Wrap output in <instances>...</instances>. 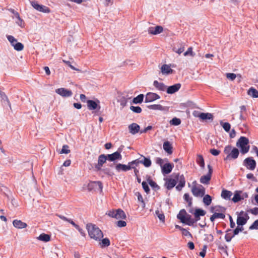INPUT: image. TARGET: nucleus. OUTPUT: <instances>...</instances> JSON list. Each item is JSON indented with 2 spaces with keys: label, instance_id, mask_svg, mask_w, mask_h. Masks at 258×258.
<instances>
[{
  "label": "nucleus",
  "instance_id": "412c9836",
  "mask_svg": "<svg viewBox=\"0 0 258 258\" xmlns=\"http://www.w3.org/2000/svg\"><path fill=\"white\" fill-rule=\"evenodd\" d=\"M107 156L108 160L110 161H114L117 159L121 160L122 158L120 153L118 151H116L111 154H108Z\"/></svg>",
  "mask_w": 258,
  "mask_h": 258
},
{
  "label": "nucleus",
  "instance_id": "680f3d73",
  "mask_svg": "<svg viewBox=\"0 0 258 258\" xmlns=\"http://www.w3.org/2000/svg\"><path fill=\"white\" fill-rule=\"evenodd\" d=\"M116 225L119 227H123L126 225V223L124 221L119 220L116 222Z\"/></svg>",
  "mask_w": 258,
  "mask_h": 258
},
{
  "label": "nucleus",
  "instance_id": "f8f14e48",
  "mask_svg": "<svg viewBox=\"0 0 258 258\" xmlns=\"http://www.w3.org/2000/svg\"><path fill=\"white\" fill-rule=\"evenodd\" d=\"M177 182H179V184L176 186L177 190L180 191L185 186V179L183 175H180L179 173L176 174Z\"/></svg>",
  "mask_w": 258,
  "mask_h": 258
},
{
  "label": "nucleus",
  "instance_id": "a878e982",
  "mask_svg": "<svg viewBox=\"0 0 258 258\" xmlns=\"http://www.w3.org/2000/svg\"><path fill=\"white\" fill-rule=\"evenodd\" d=\"M133 167H131V165H129L128 164L127 165H126L120 163L117 164L115 166V169L118 172H119L121 170L123 171H126L130 170Z\"/></svg>",
  "mask_w": 258,
  "mask_h": 258
},
{
  "label": "nucleus",
  "instance_id": "aec40b11",
  "mask_svg": "<svg viewBox=\"0 0 258 258\" xmlns=\"http://www.w3.org/2000/svg\"><path fill=\"white\" fill-rule=\"evenodd\" d=\"M130 133L132 135H135L140 131V125L136 123H133L128 126Z\"/></svg>",
  "mask_w": 258,
  "mask_h": 258
},
{
  "label": "nucleus",
  "instance_id": "f704fd0d",
  "mask_svg": "<svg viewBox=\"0 0 258 258\" xmlns=\"http://www.w3.org/2000/svg\"><path fill=\"white\" fill-rule=\"evenodd\" d=\"M235 235L232 232L231 229H228L226 231V234L225 235V239L227 242H230L233 237H234Z\"/></svg>",
  "mask_w": 258,
  "mask_h": 258
},
{
  "label": "nucleus",
  "instance_id": "ddd939ff",
  "mask_svg": "<svg viewBox=\"0 0 258 258\" xmlns=\"http://www.w3.org/2000/svg\"><path fill=\"white\" fill-rule=\"evenodd\" d=\"M31 4L35 9L39 12L46 13H49L50 12V10L48 7L39 5L36 2H31Z\"/></svg>",
  "mask_w": 258,
  "mask_h": 258
},
{
  "label": "nucleus",
  "instance_id": "5fc2aeb1",
  "mask_svg": "<svg viewBox=\"0 0 258 258\" xmlns=\"http://www.w3.org/2000/svg\"><path fill=\"white\" fill-rule=\"evenodd\" d=\"M142 184L143 188L144 189L145 191L147 194H148L150 191V188L148 186L147 183L146 181H143L142 182Z\"/></svg>",
  "mask_w": 258,
  "mask_h": 258
},
{
  "label": "nucleus",
  "instance_id": "2f4dec72",
  "mask_svg": "<svg viewBox=\"0 0 258 258\" xmlns=\"http://www.w3.org/2000/svg\"><path fill=\"white\" fill-rule=\"evenodd\" d=\"M225 217V215L222 213L214 212L213 214L210 217V220L214 222L216 219L220 218L224 219Z\"/></svg>",
  "mask_w": 258,
  "mask_h": 258
},
{
  "label": "nucleus",
  "instance_id": "5701e85b",
  "mask_svg": "<svg viewBox=\"0 0 258 258\" xmlns=\"http://www.w3.org/2000/svg\"><path fill=\"white\" fill-rule=\"evenodd\" d=\"M245 216L246 217V218L241 216L237 217L236 220L237 225L243 226V225L246 223L249 217L246 213L245 214Z\"/></svg>",
  "mask_w": 258,
  "mask_h": 258
},
{
  "label": "nucleus",
  "instance_id": "0e129e2a",
  "mask_svg": "<svg viewBox=\"0 0 258 258\" xmlns=\"http://www.w3.org/2000/svg\"><path fill=\"white\" fill-rule=\"evenodd\" d=\"M249 212L254 215H256L258 214V208L255 207L251 209Z\"/></svg>",
  "mask_w": 258,
  "mask_h": 258
},
{
  "label": "nucleus",
  "instance_id": "69168bd1",
  "mask_svg": "<svg viewBox=\"0 0 258 258\" xmlns=\"http://www.w3.org/2000/svg\"><path fill=\"white\" fill-rule=\"evenodd\" d=\"M149 184L150 185V186L151 187H152L153 188L158 187V186L157 184V183L155 182H154V181H153L152 180H149Z\"/></svg>",
  "mask_w": 258,
  "mask_h": 258
},
{
  "label": "nucleus",
  "instance_id": "72a5a7b5",
  "mask_svg": "<svg viewBox=\"0 0 258 258\" xmlns=\"http://www.w3.org/2000/svg\"><path fill=\"white\" fill-rule=\"evenodd\" d=\"M242 194V191L240 190H236L234 192V197L232 199V201L234 203H237L239 201L241 200V194Z\"/></svg>",
  "mask_w": 258,
  "mask_h": 258
},
{
  "label": "nucleus",
  "instance_id": "bf43d9fd",
  "mask_svg": "<svg viewBox=\"0 0 258 258\" xmlns=\"http://www.w3.org/2000/svg\"><path fill=\"white\" fill-rule=\"evenodd\" d=\"M155 162L157 164L160 165L161 167L163 166L164 160L162 158L159 157L156 158L155 159Z\"/></svg>",
  "mask_w": 258,
  "mask_h": 258
},
{
  "label": "nucleus",
  "instance_id": "1a4fd4ad",
  "mask_svg": "<svg viewBox=\"0 0 258 258\" xmlns=\"http://www.w3.org/2000/svg\"><path fill=\"white\" fill-rule=\"evenodd\" d=\"M208 168L209 169L208 173L205 175L202 176L200 178V181L201 183L205 184H209L212 177L213 169L210 165H208Z\"/></svg>",
  "mask_w": 258,
  "mask_h": 258
},
{
  "label": "nucleus",
  "instance_id": "0eeeda50",
  "mask_svg": "<svg viewBox=\"0 0 258 258\" xmlns=\"http://www.w3.org/2000/svg\"><path fill=\"white\" fill-rule=\"evenodd\" d=\"M103 185L100 181H90L88 184V189L89 191H99L102 192Z\"/></svg>",
  "mask_w": 258,
  "mask_h": 258
},
{
  "label": "nucleus",
  "instance_id": "c85d7f7f",
  "mask_svg": "<svg viewBox=\"0 0 258 258\" xmlns=\"http://www.w3.org/2000/svg\"><path fill=\"white\" fill-rule=\"evenodd\" d=\"M199 118L202 120H213V115L210 113H201L199 116Z\"/></svg>",
  "mask_w": 258,
  "mask_h": 258
},
{
  "label": "nucleus",
  "instance_id": "8fccbe9b",
  "mask_svg": "<svg viewBox=\"0 0 258 258\" xmlns=\"http://www.w3.org/2000/svg\"><path fill=\"white\" fill-rule=\"evenodd\" d=\"M130 109L133 112L137 113H140L142 111V108L140 106H131L130 107Z\"/></svg>",
  "mask_w": 258,
  "mask_h": 258
},
{
  "label": "nucleus",
  "instance_id": "473e14b6",
  "mask_svg": "<svg viewBox=\"0 0 258 258\" xmlns=\"http://www.w3.org/2000/svg\"><path fill=\"white\" fill-rule=\"evenodd\" d=\"M161 72L163 74H169L172 73L173 70L167 64H163L161 67Z\"/></svg>",
  "mask_w": 258,
  "mask_h": 258
},
{
  "label": "nucleus",
  "instance_id": "338daca9",
  "mask_svg": "<svg viewBox=\"0 0 258 258\" xmlns=\"http://www.w3.org/2000/svg\"><path fill=\"white\" fill-rule=\"evenodd\" d=\"M17 21H16V23L19 25L20 26L23 27L24 26V21L20 17V19H17Z\"/></svg>",
  "mask_w": 258,
  "mask_h": 258
},
{
  "label": "nucleus",
  "instance_id": "09e8293b",
  "mask_svg": "<svg viewBox=\"0 0 258 258\" xmlns=\"http://www.w3.org/2000/svg\"><path fill=\"white\" fill-rule=\"evenodd\" d=\"M183 54L184 56H187V55H189L190 56H191L192 57H194L195 55V53L192 51V47H189L187 49V51H185Z\"/></svg>",
  "mask_w": 258,
  "mask_h": 258
},
{
  "label": "nucleus",
  "instance_id": "58836bf2",
  "mask_svg": "<svg viewBox=\"0 0 258 258\" xmlns=\"http://www.w3.org/2000/svg\"><path fill=\"white\" fill-rule=\"evenodd\" d=\"M197 163L202 168H204L205 167V162L203 157L201 155H198L197 158Z\"/></svg>",
  "mask_w": 258,
  "mask_h": 258
},
{
  "label": "nucleus",
  "instance_id": "20e7f679",
  "mask_svg": "<svg viewBox=\"0 0 258 258\" xmlns=\"http://www.w3.org/2000/svg\"><path fill=\"white\" fill-rule=\"evenodd\" d=\"M248 139L245 137H241L236 142V146L240 148L242 154L247 153L249 150Z\"/></svg>",
  "mask_w": 258,
  "mask_h": 258
},
{
  "label": "nucleus",
  "instance_id": "f257e3e1",
  "mask_svg": "<svg viewBox=\"0 0 258 258\" xmlns=\"http://www.w3.org/2000/svg\"><path fill=\"white\" fill-rule=\"evenodd\" d=\"M90 237L96 241H100L103 237L102 231L95 225L88 224L86 226Z\"/></svg>",
  "mask_w": 258,
  "mask_h": 258
},
{
  "label": "nucleus",
  "instance_id": "774afa93",
  "mask_svg": "<svg viewBox=\"0 0 258 258\" xmlns=\"http://www.w3.org/2000/svg\"><path fill=\"white\" fill-rule=\"evenodd\" d=\"M152 128V126H151V125H149L147 127H146L145 129H144L143 130H141L140 131V134L145 133L148 131L151 130Z\"/></svg>",
  "mask_w": 258,
  "mask_h": 258
},
{
  "label": "nucleus",
  "instance_id": "a18cd8bd",
  "mask_svg": "<svg viewBox=\"0 0 258 258\" xmlns=\"http://www.w3.org/2000/svg\"><path fill=\"white\" fill-rule=\"evenodd\" d=\"M220 124L222 126L224 130L226 132H228L231 128V125L228 122H223L220 121Z\"/></svg>",
  "mask_w": 258,
  "mask_h": 258
},
{
  "label": "nucleus",
  "instance_id": "4d7b16f0",
  "mask_svg": "<svg viewBox=\"0 0 258 258\" xmlns=\"http://www.w3.org/2000/svg\"><path fill=\"white\" fill-rule=\"evenodd\" d=\"M156 214L157 215L159 219L162 221H164L165 219V216L164 215L163 213H160L159 211L157 210L155 212Z\"/></svg>",
  "mask_w": 258,
  "mask_h": 258
},
{
  "label": "nucleus",
  "instance_id": "bb28decb",
  "mask_svg": "<svg viewBox=\"0 0 258 258\" xmlns=\"http://www.w3.org/2000/svg\"><path fill=\"white\" fill-rule=\"evenodd\" d=\"M188 211L192 214H196V215L200 217L205 216L206 213L205 210L199 208L196 209L195 210L191 208Z\"/></svg>",
  "mask_w": 258,
  "mask_h": 258
},
{
  "label": "nucleus",
  "instance_id": "a211bd4d",
  "mask_svg": "<svg viewBox=\"0 0 258 258\" xmlns=\"http://www.w3.org/2000/svg\"><path fill=\"white\" fill-rule=\"evenodd\" d=\"M174 166L173 164L170 163H165L161 167L162 172L163 174H168L170 173Z\"/></svg>",
  "mask_w": 258,
  "mask_h": 258
},
{
  "label": "nucleus",
  "instance_id": "6e6552de",
  "mask_svg": "<svg viewBox=\"0 0 258 258\" xmlns=\"http://www.w3.org/2000/svg\"><path fill=\"white\" fill-rule=\"evenodd\" d=\"M108 215L109 217L116 219H125L126 218V215L125 213L123 210L120 209L116 210H111L108 211Z\"/></svg>",
  "mask_w": 258,
  "mask_h": 258
},
{
  "label": "nucleus",
  "instance_id": "4c0bfd02",
  "mask_svg": "<svg viewBox=\"0 0 258 258\" xmlns=\"http://www.w3.org/2000/svg\"><path fill=\"white\" fill-rule=\"evenodd\" d=\"M99 241V244L101 247H107L110 244V240L108 238H105L102 240L101 239Z\"/></svg>",
  "mask_w": 258,
  "mask_h": 258
},
{
  "label": "nucleus",
  "instance_id": "052dcab7",
  "mask_svg": "<svg viewBox=\"0 0 258 258\" xmlns=\"http://www.w3.org/2000/svg\"><path fill=\"white\" fill-rule=\"evenodd\" d=\"M182 231V235L185 236H189L190 237H192L191 234L186 229H181Z\"/></svg>",
  "mask_w": 258,
  "mask_h": 258
},
{
  "label": "nucleus",
  "instance_id": "c9c22d12",
  "mask_svg": "<svg viewBox=\"0 0 258 258\" xmlns=\"http://www.w3.org/2000/svg\"><path fill=\"white\" fill-rule=\"evenodd\" d=\"M247 94L248 95L253 98L258 97V91L253 87H251L249 89V90L247 91Z\"/></svg>",
  "mask_w": 258,
  "mask_h": 258
},
{
  "label": "nucleus",
  "instance_id": "de8ad7c7",
  "mask_svg": "<svg viewBox=\"0 0 258 258\" xmlns=\"http://www.w3.org/2000/svg\"><path fill=\"white\" fill-rule=\"evenodd\" d=\"M224 209L223 207H221L220 206H216L215 207H211V213H214L217 212H223L224 211Z\"/></svg>",
  "mask_w": 258,
  "mask_h": 258
},
{
  "label": "nucleus",
  "instance_id": "c03bdc74",
  "mask_svg": "<svg viewBox=\"0 0 258 258\" xmlns=\"http://www.w3.org/2000/svg\"><path fill=\"white\" fill-rule=\"evenodd\" d=\"M184 200L188 203V206L189 207H191L192 205V198L190 197L189 194L188 193H186L183 196Z\"/></svg>",
  "mask_w": 258,
  "mask_h": 258
},
{
  "label": "nucleus",
  "instance_id": "b1692460",
  "mask_svg": "<svg viewBox=\"0 0 258 258\" xmlns=\"http://www.w3.org/2000/svg\"><path fill=\"white\" fill-rule=\"evenodd\" d=\"M13 224L15 228L18 229L25 228L27 226V224L26 223L17 219L13 221Z\"/></svg>",
  "mask_w": 258,
  "mask_h": 258
},
{
  "label": "nucleus",
  "instance_id": "4be33fe9",
  "mask_svg": "<svg viewBox=\"0 0 258 258\" xmlns=\"http://www.w3.org/2000/svg\"><path fill=\"white\" fill-rule=\"evenodd\" d=\"M181 87V84L179 83L174 84L172 86L166 87V92L168 94H173L178 91Z\"/></svg>",
  "mask_w": 258,
  "mask_h": 258
},
{
  "label": "nucleus",
  "instance_id": "603ef678",
  "mask_svg": "<svg viewBox=\"0 0 258 258\" xmlns=\"http://www.w3.org/2000/svg\"><path fill=\"white\" fill-rule=\"evenodd\" d=\"M170 123L174 125H178L181 123V120L179 118L174 117L170 121Z\"/></svg>",
  "mask_w": 258,
  "mask_h": 258
},
{
  "label": "nucleus",
  "instance_id": "423d86ee",
  "mask_svg": "<svg viewBox=\"0 0 258 258\" xmlns=\"http://www.w3.org/2000/svg\"><path fill=\"white\" fill-rule=\"evenodd\" d=\"M7 38L15 50L20 51L24 49V45L21 42H18L17 40L14 36L8 35Z\"/></svg>",
  "mask_w": 258,
  "mask_h": 258
},
{
  "label": "nucleus",
  "instance_id": "37998d69",
  "mask_svg": "<svg viewBox=\"0 0 258 258\" xmlns=\"http://www.w3.org/2000/svg\"><path fill=\"white\" fill-rule=\"evenodd\" d=\"M144 97V96L142 94L138 95L136 97L134 98L133 101V103L136 104L142 103L143 101Z\"/></svg>",
  "mask_w": 258,
  "mask_h": 258
},
{
  "label": "nucleus",
  "instance_id": "39448f33",
  "mask_svg": "<svg viewBox=\"0 0 258 258\" xmlns=\"http://www.w3.org/2000/svg\"><path fill=\"white\" fill-rule=\"evenodd\" d=\"M193 195L196 197H202L205 193V188L201 184L197 185V181L192 182V186L191 190Z\"/></svg>",
  "mask_w": 258,
  "mask_h": 258
},
{
  "label": "nucleus",
  "instance_id": "9b49d317",
  "mask_svg": "<svg viewBox=\"0 0 258 258\" xmlns=\"http://www.w3.org/2000/svg\"><path fill=\"white\" fill-rule=\"evenodd\" d=\"M173 176L174 177L173 178H167L165 180V186L168 190L173 188L177 183L176 174H174Z\"/></svg>",
  "mask_w": 258,
  "mask_h": 258
},
{
  "label": "nucleus",
  "instance_id": "2eb2a0df",
  "mask_svg": "<svg viewBox=\"0 0 258 258\" xmlns=\"http://www.w3.org/2000/svg\"><path fill=\"white\" fill-rule=\"evenodd\" d=\"M107 159V156L104 154L100 155L98 159V163L95 165V168L97 171L100 170L101 167L104 164Z\"/></svg>",
  "mask_w": 258,
  "mask_h": 258
},
{
  "label": "nucleus",
  "instance_id": "49530a36",
  "mask_svg": "<svg viewBox=\"0 0 258 258\" xmlns=\"http://www.w3.org/2000/svg\"><path fill=\"white\" fill-rule=\"evenodd\" d=\"M71 152L69 146L65 145L62 146L61 150L59 152L60 154H69Z\"/></svg>",
  "mask_w": 258,
  "mask_h": 258
},
{
  "label": "nucleus",
  "instance_id": "864d4df0",
  "mask_svg": "<svg viewBox=\"0 0 258 258\" xmlns=\"http://www.w3.org/2000/svg\"><path fill=\"white\" fill-rule=\"evenodd\" d=\"M244 230L243 226H238L233 230V233L234 235H237L239 232H241Z\"/></svg>",
  "mask_w": 258,
  "mask_h": 258
},
{
  "label": "nucleus",
  "instance_id": "c756f323",
  "mask_svg": "<svg viewBox=\"0 0 258 258\" xmlns=\"http://www.w3.org/2000/svg\"><path fill=\"white\" fill-rule=\"evenodd\" d=\"M163 149L169 154L172 153V146L168 141H166L163 145Z\"/></svg>",
  "mask_w": 258,
  "mask_h": 258
},
{
  "label": "nucleus",
  "instance_id": "7c9ffc66",
  "mask_svg": "<svg viewBox=\"0 0 258 258\" xmlns=\"http://www.w3.org/2000/svg\"><path fill=\"white\" fill-rule=\"evenodd\" d=\"M232 195V192L231 191L223 189L221 192V197L225 200H230Z\"/></svg>",
  "mask_w": 258,
  "mask_h": 258
},
{
  "label": "nucleus",
  "instance_id": "e433bc0d",
  "mask_svg": "<svg viewBox=\"0 0 258 258\" xmlns=\"http://www.w3.org/2000/svg\"><path fill=\"white\" fill-rule=\"evenodd\" d=\"M38 239L44 242H48L50 240V236L48 234L42 233L39 236Z\"/></svg>",
  "mask_w": 258,
  "mask_h": 258
},
{
  "label": "nucleus",
  "instance_id": "a19ab883",
  "mask_svg": "<svg viewBox=\"0 0 258 258\" xmlns=\"http://www.w3.org/2000/svg\"><path fill=\"white\" fill-rule=\"evenodd\" d=\"M148 108L152 110H163L164 107L160 104H153L148 106Z\"/></svg>",
  "mask_w": 258,
  "mask_h": 258
},
{
  "label": "nucleus",
  "instance_id": "f03ea898",
  "mask_svg": "<svg viewBox=\"0 0 258 258\" xmlns=\"http://www.w3.org/2000/svg\"><path fill=\"white\" fill-rule=\"evenodd\" d=\"M224 153L227 155L224 160H235L237 159L239 154V151L236 148H232L231 145L225 146L224 149Z\"/></svg>",
  "mask_w": 258,
  "mask_h": 258
},
{
  "label": "nucleus",
  "instance_id": "79ce46f5",
  "mask_svg": "<svg viewBox=\"0 0 258 258\" xmlns=\"http://www.w3.org/2000/svg\"><path fill=\"white\" fill-rule=\"evenodd\" d=\"M203 202L206 206H209L211 204L212 198L209 195H205L203 198Z\"/></svg>",
  "mask_w": 258,
  "mask_h": 258
},
{
  "label": "nucleus",
  "instance_id": "7ed1b4c3",
  "mask_svg": "<svg viewBox=\"0 0 258 258\" xmlns=\"http://www.w3.org/2000/svg\"><path fill=\"white\" fill-rule=\"evenodd\" d=\"M177 218L184 224L189 226H192L194 224L193 218L190 215L187 214L184 209H182L177 216Z\"/></svg>",
  "mask_w": 258,
  "mask_h": 258
},
{
  "label": "nucleus",
  "instance_id": "393cba45",
  "mask_svg": "<svg viewBox=\"0 0 258 258\" xmlns=\"http://www.w3.org/2000/svg\"><path fill=\"white\" fill-rule=\"evenodd\" d=\"M185 44L184 43H179L177 44V46H174L173 47V51L180 54L184 50Z\"/></svg>",
  "mask_w": 258,
  "mask_h": 258
},
{
  "label": "nucleus",
  "instance_id": "6e6d98bb",
  "mask_svg": "<svg viewBox=\"0 0 258 258\" xmlns=\"http://www.w3.org/2000/svg\"><path fill=\"white\" fill-rule=\"evenodd\" d=\"M226 76L227 79L232 81L234 80L236 77V75L234 73H227Z\"/></svg>",
  "mask_w": 258,
  "mask_h": 258
},
{
  "label": "nucleus",
  "instance_id": "dca6fc26",
  "mask_svg": "<svg viewBox=\"0 0 258 258\" xmlns=\"http://www.w3.org/2000/svg\"><path fill=\"white\" fill-rule=\"evenodd\" d=\"M55 92L63 97H70L73 94L72 91L64 88H60L56 89Z\"/></svg>",
  "mask_w": 258,
  "mask_h": 258
},
{
  "label": "nucleus",
  "instance_id": "13d9d810",
  "mask_svg": "<svg viewBox=\"0 0 258 258\" xmlns=\"http://www.w3.org/2000/svg\"><path fill=\"white\" fill-rule=\"evenodd\" d=\"M250 230L258 229V219L255 220L252 224L249 227Z\"/></svg>",
  "mask_w": 258,
  "mask_h": 258
},
{
  "label": "nucleus",
  "instance_id": "6ab92c4d",
  "mask_svg": "<svg viewBox=\"0 0 258 258\" xmlns=\"http://www.w3.org/2000/svg\"><path fill=\"white\" fill-rule=\"evenodd\" d=\"M87 107L89 110H95L98 107L100 108V106L99 103H100L99 100H97V101H95L92 100H88L87 101Z\"/></svg>",
  "mask_w": 258,
  "mask_h": 258
},
{
  "label": "nucleus",
  "instance_id": "e2e57ef3",
  "mask_svg": "<svg viewBox=\"0 0 258 258\" xmlns=\"http://www.w3.org/2000/svg\"><path fill=\"white\" fill-rule=\"evenodd\" d=\"M210 153L214 156H217L220 153V151L215 149H212L210 150Z\"/></svg>",
  "mask_w": 258,
  "mask_h": 258
},
{
  "label": "nucleus",
  "instance_id": "cd10ccee",
  "mask_svg": "<svg viewBox=\"0 0 258 258\" xmlns=\"http://www.w3.org/2000/svg\"><path fill=\"white\" fill-rule=\"evenodd\" d=\"M154 87L159 91H165L166 90V86L163 83L154 81L153 83Z\"/></svg>",
  "mask_w": 258,
  "mask_h": 258
},
{
  "label": "nucleus",
  "instance_id": "4468645a",
  "mask_svg": "<svg viewBox=\"0 0 258 258\" xmlns=\"http://www.w3.org/2000/svg\"><path fill=\"white\" fill-rule=\"evenodd\" d=\"M160 98V96L156 93L148 92L145 96V102L146 103L151 102Z\"/></svg>",
  "mask_w": 258,
  "mask_h": 258
},
{
  "label": "nucleus",
  "instance_id": "9d476101",
  "mask_svg": "<svg viewBox=\"0 0 258 258\" xmlns=\"http://www.w3.org/2000/svg\"><path fill=\"white\" fill-rule=\"evenodd\" d=\"M244 165L250 170H253L256 166V162L252 157L246 158L243 162Z\"/></svg>",
  "mask_w": 258,
  "mask_h": 258
},
{
  "label": "nucleus",
  "instance_id": "ea45409f",
  "mask_svg": "<svg viewBox=\"0 0 258 258\" xmlns=\"http://www.w3.org/2000/svg\"><path fill=\"white\" fill-rule=\"evenodd\" d=\"M143 157V160L140 161V163L143 164L146 167L151 166L152 163L151 160L145 157Z\"/></svg>",
  "mask_w": 258,
  "mask_h": 258
},
{
  "label": "nucleus",
  "instance_id": "f3484780",
  "mask_svg": "<svg viewBox=\"0 0 258 258\" xmlns=\"http://www.w3.org/2000/svg\"><path fill=\"white\" fill-rule=\"evenodd\" d=\"M163 31V28L161 26H156L154 27H150L148 29V33L152 35H157L162 33Z\"/></svg>",
  "mask_w": 258,
  "mask_h": 258
},
{
  "label": "nucleus",
  "instance_id": "3c124183",
  "mask_svg": "<svg viewBox=\"0 0 258 258\" xmlns=\"http://www.w3.org/2000/svg\"><path fill=\"white\" fill-rule=\"evenodd\" d=\"M136 195L137 196L138 201L142 203V206L144 208L145 207V203L144 201L142 195L139 192H137L136 193Z\"/></svg>",
  "mask_w": 258,
  "mask_h": 258
}]
</instances>
